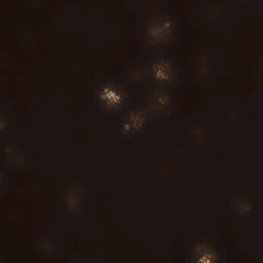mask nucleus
<instances>
[{"label":"nucleus","instance_id":"f257e3e1","mask_svg":"<svg viewBox=\"0 0 263 263\" xmlns=\"http://www.w3.org/2000/svg\"><path fill=\"white\" fill-rule=\"evenodd\" d=\"M106 84H110L112 87L115 88H118L117 84L115 82H109V83H106Z\"/></svg>","mask_w":263,"mask_h":263},{"label":"nucleus","instance_id":"f03ea898","mask_svg":"<svg viewBox=\"0 0 263 263\" xmlns=\"http://www.w3.org/2000/svg\"><path fill=\"white\" fill-rule=\"evenodd\" d=\"M118 91H120V92L121 93H122V90H119H119H118Z\"/></svg>","mask_w":263,"mask_h":263},{"label":"nucleus","instance_id":"7ed1b4c3","mask_svg":"<svg viewBox=\"0 0 263 263\" xmlns=\"http://www.w3.org/2000/svg\"><path fill=\"white\" fill-rule=\"evenodd\" d=\"M130 80L132 81H133V80L132 79V78H130Z\"/></svg>","mask_w":263,"mask_h":263}]
</instances>
